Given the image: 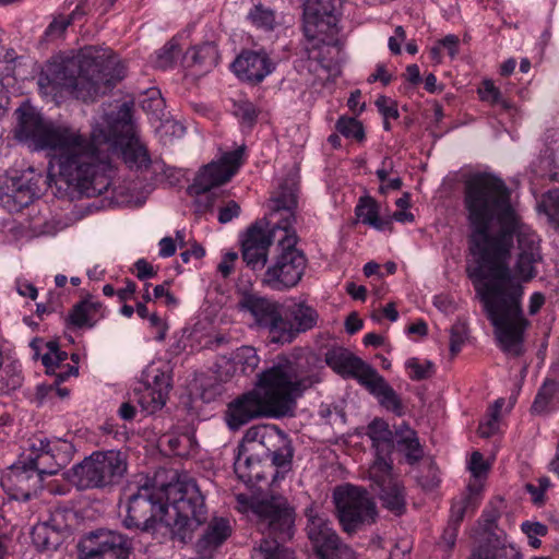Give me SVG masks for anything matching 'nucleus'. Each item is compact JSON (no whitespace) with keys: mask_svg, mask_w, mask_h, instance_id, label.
<instances>
[{"mask_svg":"<svg viewBox=\"0 0 559 559\" xmlns=\"http://www.w3.org/2000/svg\"><path fill=\"white\" fill-rule=\"evenodd\" d=\"M463 204L469 225V250L477 265L468 267V277L495 326L501 349L513 357L524 353V333L530 321L524 317L523 287L512 280L509 267L514 237L518 258L514 276L531 281L542 261L539 238L527 226L511 199L506 182L491 174H476L464 182Z\"/></svg>","mask_w":559,"mask_h":559,"instance_id":"nucleus-1","label":"nucleus"},{"mask_svg":"<svg viewBox=\"0 0 559 559\" xmlns=\"http://www.w3.org/2000/svg\"><path fill=\"white\" fill-rule=\"evenodd\" d=\"M121 132L117 127L105 130L94 128L90 139L67 127H44L37 115V148L51 151L50 167H58L59 175L69 186H74L87 195H99L112 185L110 164L100 156V146L121 155L124 164L136 171H146L151 158L146 147L130 123V109L122 106Z\"/></svg>","mask_w":559,"mask_h":559,"instance_id":"nucleus-2","label":"nucleus"},{"mask_svg":"<svg viewBox=\"0 0 559 559\" xmlns=\"http://www.w3.org/2000/svg\"><path fill=\"white\" fill-rule=\"evenodd\" d=\"M319 379L302 374L292 362L278 364L258 376L252 390L231 401L226 411V423L237 430L252 419L293 416L297 400Z\"/></svg>","mask_w":559,"mask_h":559,"instance_id":"nucleus-3","label":"nucleus"},{"mask_svg":"<svg viewBox=\"0 0 559 559\" xmlns=\"http://www.w3.org/2000/svg\"><path fill=\"white\" fill-rule=\"evenodd\" d=\"M126 76L124 64L117 57L98 55L93 48L76 56H53L40 72L38 85L44 94L68 92L83 102L94 100Z\"/></svg>","mask_w":559,"mask_h":559,"instance_id":"nucleus-4","label":"nucleus"},{"mask_svg":"<svg viewBox=\"0 0 559 559\" xmlns=\"http://www.w3.org/2000/svg\"><path fill=\"white\" fill-rule=\"evenodd\" d=\"M258 531L263 538L253 547L251 559H296L284 546L295 534V509L282 496H272L251 503Z\"/></svg>","mask_w":559,"mask_h":559,"instance_id":"nucleus-5","label":"nucleus"},{"mask_svg":"<svg viewBox=\"0 0 559 559\" xmlns=\"http://www.w3.org/2000/svg\"><path fill=\"white\" fill-rule=\"evenodd\" d=\"M166 526L181 543L192 539L193 532L207 520V508L197 481L185 475L165 490Z\"/></svg>","mask_w":559,"mask_h":559,"instance_id":"nucleus-6","label":"nucleus"},{"mask_svg":"<svg viewBox=\"0 0 559 559\" xmlns=\"http://www.w3.org/2000/svg\"><path fill=\"white\" fill-rule=\"evenodd\" d=\"M297 242L295 230L285 231L278 237L275 253L263 274L262 283L265 286L284 292L299 284L308 260L304 251L296 247Z\"/></svg>","mask_w":559,"mask_h":559,"instance_id":"nucleus-7","label":"nucleus"},{"mask_svg":"<svg viewBox=\"0 0 559 559\" xmlns=\"http://www.w3.org/2000/svg\"><path fill=\"white\" fill-rule=\"evenodd\" d=\"M127 471L120 451L94 452L72 468V483L79 489L105 488L118 483Z\"/></svg>","mask_w":559,"mask_h":559,"instance_id":"nucleus-8","label":"nucleus"},{"mask_svg":"<svg viewBox=\"0 0 559 559\" xmlns=\"http://www.w3.org/2000/svg\"><path fill=\"white\" fill-rule=\"evenodd\" d=\"M333 499L340 524L347 534L376 522L377 507L366 489L349 484L338 486L334 489Z\"/></svg>","mask_w":559,"mask_h":559,"instance_id":"nucleus-9","label":"nucleus"},{"mask_svg":"<svg viewBox=\"0 0 559 559\" xmlns=\"http://www.w3.org/2000/svg\"><path fill=\"white\" fill-rule=\"evenodd\" d=\"M124 511L122 525L128 530L150 532L154 531L158 523L166 525L164 497L153 486L145 484L127 495Z\"/></svg>","mask_w":559,"mask_h":559,"instance_id":"nucleus-10","label":"nucleus"},{"mask_svg":"<svg viewBox=\"0 0 559 559\" xmlns=\"http://www.w3.org/2000/svg\"><path fill=\"white\" fill-rule=\"evenodd\" d=\"M336 0H307L304 9V34L309 40L330 45L338 33Z\"/></svg>","mask_w":559,"mask_h":559,"instance_id":"nucleus-11","label":"nucleus"},{"mask_svg":"<svg viewBox=\"0 0 559 559\" xmlns=\"http://www.w3.org/2000/svg\"><path fill=\"white\" fill-rule=\"evenodd\" d=\"M242 309L249 311L255 323L269 330L271 343H290V326L284 322L280 305L264 297L246 295L240 301Z\"/></svg>","mask_w":559,"mask_h":559,"instance_id":"nucleus-12","label":"nucleus"},{"mask_svg":"<svg viewBox=\"0 0 559 559\" xmlns=\"http://www.w3.org/2000/svg\"><path fill=\"white\" fill-rule=\"evenodd\" d=\"M132 540L117 531L90 533L80 544V559H129Z\"/></svg>","mask_w":559,"mask_h":559,"instance_id":"nucleus-13","label":"nucleus"},{"mask_svg":"<svg viewBox=\"0 0 559 559\" xmlns=\"http://www.w3.org/2000/svg\"><path fill=\"white\" fill-rule=\"evenodd\" d=\"M283 231L275 226L267 225L264 229L258 223L248 228L241 241V257L246 265L253 272L264 270L269 249L276 242Z\"/></svg>","mask_w":559,"mask_h":559,"instance_id":"nucleus-14","label":"nucleus"},{"mask_svg":"<svg viewBox=\"0 0 559 559\" xmlns=\"http://www.w3.org/2000/svg\"><path fill=\"white\" fill-rule=\"evenodd\" d=\"M392 460H374L369 468V478L380 488V499L384 508L396 515L406 510L404 486L392 477Z\"/></svg>","mask_w":559,"mask_h":559,"instance_id":"nucleus-15","label":"nucleus"},{"mask_svg":"<svg viewBox=\"0 0 559 559\" xmlns=\"http://www.w3.org/2000/svg\"><path fill=\"white\" fill-rule=\"evenodd\" d=\"M242 156L243 147H239L223 154L218 160L209 163L195 176L192 189L200 194L225 185L238 171L243 162Z\"/></svg>","mask_w":559,"mask_h":559,"instance_id":"nucleus-16","label":"nucleus"},{"mask_svg":"<svg viewBox=\"0 0 559 559\" xmlns=\"http://www.w3.org/2000/svg\"><path fill=\"white\" fill-rule=\"evenodd\" d=\"M305 514L308 519L306 526L307 535L318 550L352 556V549L341 542L338 535L331 527V523L320 514L317 507H308Z\"/></svg>","mask_w":559,"mask_h":559,"instance_id":"nucleus-17","label":"nucleus"},{"mask_svg":"<svg viewBox=\"0 0 559 559\" xmlns=\"http://www.w3.org/2000/svg\"><path fill=\"white\" fill-rule=\"evenodd\" d=\"M297 187L290 181L280 186L278 191L271 199V212L267 217V225L275 226L283 233L295 230V210L297 207Z\"/></svg>","mask_w":559,"mask_h":559,"instance_id":"nucleus-18","label":"nucleus"},{"mask_svg":"<svg viewBox=\"0 0 559 559\" xmlns=\"http://www.w3.org/2000/svg\"><path fill=\"white\" fill-rule=\"evenodd\" d=\"M0 188V202L10 212H20L35 200L33 168L29 167L20 176L5 180V188Z\"/></svg>","mask_w":559,"mask_h":559,"instance_id":"nucleus-19","label":"nucleus"},{"mask_svg":"<svg viewBox=\"0 0 559 559\" xmlns=\"http://www.w3.org/2000/svg\"><path fill=\"white\" fill-rule=\"evenodd\" d=\"M231 67L240 80L257 84L274 71L275 63L263 50H245L236 58Z\"/></svg>","mask_w":559,"mask_h":559,"instance_id":"nucleus-20","label":"nucleus"},{"mask_svg":"<svg viewBox=\"0 0 559 559\" xmlns=\"http://www.w3.org/2000/svg\"><path fill=\"white\" fill-rule=\"evenodd\" d=\"M325 362L336 373L343 377H350L362 385L370 374L376 370L348 349L336 346L325 353Z\"/></svg>","mask_w":559,"mask_h":559,"instance_id":"nucleus-21","label":"nucleus"},{"mask_svg":"<svg viewBox=\"0 0 559 559\" xmlns=\"http://www.w3.org/2000/svg\"><path fill=\"white\" fill-rule=\"evenodd\" d=\"M71 445L60 440H39L37 445V475L43 480L46 475H56L70 460Z\"/></svg>","mask_w":559,"mask_h":559,"instance_id":"nucleus-22","label":"nucleus"},{"mask_svg":"<svg viewBox=\"0 0 559 559\" xmlns=\"http://www.w3.org/2000/svg\"><path fill=\"white\" fill-rule=\"evenodd\" d=\"M49 352L41 356V362L45 367L46 373L53 377L51 383L40 384L37 386V395L45 396L53 385H58L68 379L70 376H76L79 368L64 364L68 354L60 350L56 343L48 344Z\"/></svg>","mask_w":559,"mask_h":559,"instance_id":"nucleus-23","label":"nucleus"},{"mask_svg":"<svg viewBox=\"0 0 559 559\" xmlns=\"http://www.w3.org/2000/svg\"><path fill=\"white\" fill-rule=\"evenodd\" d=\"M264 452L254 448H238L234 462L236 475L245 484L253 485L265 478Z\"/></svg>","mask_w":559,"mask_h":559,"instance_id":"nucleus-24","label":"nucleus"},{"mask_svg":"<svg viewBox=\"0 0 559 559\" xmlns=\"http://www.w3.org/2000/svg\"><path fill=\"white\" fill-rule=\"evenodd\" d=\"M169 390V377L160 372L154 377L152 384H144L143 389L135 391V395L143 411L147 414H153L166 404Z\"/></svg>","mask_w":559,"mask_h":559,"instance_id":"nucleus-25","label":"nucleus"},{"mask_svg":"<svg viewBox=\"0 0 559 559\" xmlns=\"http://www.w3.org/2000/svg\"><path fill=\"white\" fill-rule=\"evenodd\" d=\"M230 534L231 526L227 519H212L203 534L195 543L197 552L204 558L211 557L212 554L230 536Z\"/></svg>","mask_w":559,"mask_h":559,"instance_id":"nucleus-26","label":"nucleus"},{"mask_svg":"<svg viewBox=\"0 0 559 559\" xmlns=\"http://www.w3.org/2000/svg\"><path fill=\"white\" fill-rule=\"evenodd\" d=\"M15 124L11 130L12 138L20 144L35 148V106L25 99L14 111Z\"/></svg>","mask_w":559,"mask_h":559,"instance_id":"nucleus-27","label":"nucleus"},{"mask_svg":"<svg viewBox=\"0 0 559 559\" xmlns=\"http://www.w3.org/2000/svg\"><path fill=\"white\" fill-rule=\"evenodd\" d=\"M394 448L409 465L418 463L424 457V447L417 432L408 424L402 423L394 429Z\"/></svg>","mask_w":559,"mask_h":559,"instance_id":"nucleus-28","label":"nucleus"},{"mask_svg":"<svg viewBox=\"0 0 559 559\" xmlns=\"http://www.w3.org/2000/svg\"><path fill=\"white\" fill-rule=\"evenodd\" d=\"M372 395L378 397L380 404L388 411L397 416L404 415V406L399 394L385 381V379L374 370L362 384Z\"/></svg>","mask_w":559,"mask_h":559,"instance_id":"nucleus-29","label":"nucleus"},{"mask_svg":"<svg viewBox=\"0 0 559 559\" xmlns=\"http://www.w3.org/2000/svg\"><path fill=\"white\" fill-rule=\"evenodd\" d=\"M367 436L371 439L376 451L374 460H391L394 431L390 429L389 424L381 418H374L367 427Z\"/></svg>","mask_w":559,"mask_h":559,"instance_id":"nucleus-30","label":"nucleus"},{"mask_svg":"<svg viewBox=\"0 0 559 559\" xmlns=\"http://www.w3.org/2000/svg\"><path fill=\"white\" fill-rule=\"evenodd\" d=\"M274 441H283V432L273 425H258L250 427L238 448H254L255 451L265 452L266 448L273 445Z\"/></svg>","mask_w":559,"mask_h":559,"instance_id":"nucleus-31","label":"nucleus"},{"mask_svg":"<svg viewBox=\"0 0 559 559\" xmlns=\"http://www.w3.org/2000/svg\"><path fill=\"white\" fill-rule=\"evenodd\" d=\"M285 314L284 322L290 326L292 341L298 333L311 330L318 320L317 311L305 304L289 306Z\"/></svg>","mask_w":559,"mask_h":559,"instance_id":"nucleus-32","label":"nucleus"},{"mask_svg":"<svg viewBox=\"0 0 559 559\" xmlns=\"http://www.w3.org/2000/svg\"><path fill=\"white\" fill-rule=\"evenodd\" d=\"M100 308V302L86 298L72 307L68 322L76 329L93 328L98 320L96 314Z\"/></svg>","mask_w":559,"mask_h":559,"instance_id":"nucleus-33","label":"nucleus"},{"mask_svg":"<svg viewBox=\"0 0 559 559\" xmlns=\"http://www.w3.org/2000/svg\"><path fill=\"white\" fill-rule=\"evenodd\" d=\"M186 60L189 66H197L201 71H209L218 63L217 47L213 43L194 47L186 53Z\"/></svg>","mask_w":559,"mask_h":559,"instance_id":"nucleus-34","label":"nucleus"},{"mask_svg":"<svg viewBox=\"0 0 559 559\" xmlns=\"http://www.w3.org/2000/svg\"><path fill=\"white\" fill-rule=\"evenodd\" d=\"M468 491L464 492L457 499H454L451 506V514L449 519V523L460 526V523L463 521L465 513L472 509L475 510L478 506L477 495L478 488L473 485H468Z\"/></svg>","mask_w":559,"mask_h":559,"instance_id":"nucleus-35","label":"nucleus"},{"mask_svg":"<svg viewBox=\"0 0 559 559\" xmlns=\"http://www.w3.org/2000/svg\"><path fill=\"white\" fill-rule=\"evenodd\" d=\"M356 216L366 225L382 230L388 224L379 217V205L377 201L369 197H361L355 209Z\"/></svg>","mask_w":559,"mask_h":559,"instance_id":"nucleus-36","label":"nucleus"},{"mask_svg":"<svg viewBox=\"0 0 559 559\" xmlns=\"http://www.w3.org/2000/svg\"><path fill=\"white\" fill-rule=\"evenodd\" d=\"M271 459L272 465L287 469L293 459V449L286 435L283 433V441H274L273 445L265 449L264 461Z\"/></svg>","mask_w":559,"mask_h":559,"instance_id":"nucleus-37","label":"nucleus"},{"mask_svg":"<svg viewBox=\"0 0 559 559\" xmlns=\"http://www.w3.org/2000/svg\"><path fill=\"white\" fill-rule=\"evenodd\" d=\"M559 391V382L554 379H546L539 388L531 411L534 414H545L549 409V404L555 394Z\"/></svg>","mask_w":559,"mask_h":559,"instance_id":"nucleus-38","label":"nucleus"},{"mask_svg":"<svg viewBox=\"0 0 559 559\" xmlns=\"http://www.w3.org/2000/svg\"><path fill=\"white\" fill-rule=\"evenodd\" d=\"M481 559H522L518 548L499 539L489 543L480 552Z\"/></svg>","mask_w":559,"mask_h":559,"instance_id":"nucleus-39","label":"nucleus"},{"mask_svg":"<svg viewBox=\"0 0 559 559\" xmlns=\"http://www.w3.org/2000/svg\"><path fill=\"white\" fill-rule=\"evenodd\" d=\"M248 20L258 28L271 32L276 26L275 12L259 3L255 4L248 13Z\"/></svg>","mask_w":559,"mask_h":559,"instance_id":"nucleus-40","label":"nucleus"},{"mask_svg":"<svg viewBox=\"0 0 559 559\" xmlns=\"http://www.w3.org/2000/svg\"><path fill=\"white\" fill-rule=\"evenodd\" d=\"M537 207L559 230V187L544 194Z\"/></svg>","mask_w":559,"mask_h":559,"instance_id":"nucleus-41","label":"nucleus"},{"mask_svg":"<svg viewBox=\"0 0 559 559\" xmlns=\"http://www.w3.org/2000/svg\"><path fill=\"white\" fill-rule=\"evenodd\" d=\"M170 451L178 456H187L193 450L195 441L192 436L182 433L179 436L168 435L164 437Z\"/></svg>","mask_w":559,"mask_h":559,"instance_id":"nucleus-42","label":"nucleus"},{"mask_svg":"<svg viewBox=\"0 0 559 559\" xmlns=\"http://www.w3.org/2000/svg\"><path fill=\"white\" fill-rule=\"evenodd\" d=\"M335 129L345 138H353L357 141H361L365 138L361 122L352 117L343 116L338 118Z\"/></svg>","mask_w":559,"mask_h":559,"instance_id":"nucleus-43","label":"nucleus"},{"mask_svg":"<svg viewBox=\"0 0 559 559\" xmlns=\"http://www.w3.org/2000/svg\"><path fill=\"white\" fill-rule=\"evenodd\" d=\"M406 368L409 370V377L412 380H425L429 379L435 373V365L429 361H420L417 358H411L406 361Z\"/></svg>","mask_w":559,"mask_h":559,"instance_id":"nucleus-44","label":"nucleus"},{"mask_svg":"<svg viewBox=\"0 0 559 559\" xmlns=\"http://www.w3.org/2000/svg\"><path fill=\"white\" fill-rule=\"evenodd\" d=\"M180 53L178 44L175 40L168 41L156 52L155 66L160 69L171 67Z\"/></svg>","mask_w":559,"mask_h":559,"instance_id":"nucleus-45","label":"nucleus"},{"mask_svg":"<svg viewBox=\"0 0 559 559\" xmlns=\"http://www.w3.org/2000/svg\"><path fill=\"white\" fill-rule=\"evenodd\" d=\"M236 362L241 366L245 373L253 372L259 365V356L253 347L243 346L236 353Z\"/></svg>","mask_w":559,"mask_h":559,"instance_id":"nucleus-46","label":"nucleus"},{"mask_svg":"<svg viewBox=\"0 0 559 559\" xmlns=\"http://www.w3.org/2000/svg\"><path fill=\"white\" fill-rule=\"evenodd\" d=\"M467 337V325L464 322L457 321L451 326L450 331V353L451 356H456L465 343Z\"/></svg>","mask_w":559,"mask_h":559,"instance_id":"nucleus-47","label":"nucleus"},{"mask_svg":"<svg viewBox=\"0 0 559 559\" xmlns=\"http://www.w3.org/2000/svg\"><path fill=\"white\" fill-rule=\"evenodd\" d=\"M522 532L526 534L530 545L534 548H538L542 542L537 538L538 536H545L548 533V527L540 522H523L521 525Z\"/></svg>","mask_w":559,"mask_h":559,"instance_id":"nucleus-48","label":"nucleus"},{"mask_svg":"<svg viewBox=\"0 0 559 559\" xmlns=\"http://www.w3.org/2000/svg\"><path fill=\"white\" fill-rule=\"evenodd\" d=\"M70 24L66 17L55 19L47 27L44 39L52 40L59 38Z\"/></svg>","mask_w":559,"mask_h":559,"instance_id":"nucleus-49","label":"nucleus"},{"mask_svg":"<svg viewBox=\"0 0 559 559\" xmlns=\"http://www.w3.org/2000/svg\"><path fill=\"white\" fill-rule=\"evenodd\" d=\"M238 260V253L234 251L226 252L217 265V271L224 278H227L234 271L235 262Z\"/></svg>","mask_w":559,"mask_h":559,"instance_id":"nucleus-50","label":"nucleus"},{"mask_svg":"<svg viewBox=\"0 0 559 559\" xmlns=\"http://www.w3.org/2000/svg\"><path fill=\"white\" fill-rule=\"evenodd\" d=\"M135 276L141 280H147L155 277L157 275V271L145 260L139 259L134 263Z\"/></svg>","mask_w":559,"mask_h":559,"instance_id":"nucleus-51","label":"nucleus"},{"mask_svg":"<svg viewBox=\"0 0 559 559\" xmlns=\"http://www.w3.org/2000/svg\"><path fill=\"white\" fill-rule=\"evenodd\" d=\"M240 213V206L235 201H229L226 206L222 207L218 213V221L222 224L230 222Z\"/></svg>","mask_w":559,"mask_h":559,"instance_id":"nucleus-52","label":"nucleus"},{"mask_svg":"<svg viewBox=\"0 0 559 559\" xmlns=\"http://www.w3.org/2000/svg\"><path fill=\"white\" fill-rule=\"evenodd\" d=\"M487 468H488V466H487L486 462L484 461L481 453H479L477 451L473 452V454L471 456V461H469V469H471L472 474L475 477H479L484 473H486Z\"/></svg>","mask_w":559,"mask_h":559,"instance_id":"nucleus-53","label":"nucleus"},{"mask_svg":"<svg viewBox=\"0 0 559 559\" xmlns=\"http://www.w3.org/2000/svg\"><path fill=\"white\" fill-rule=\"evenodd\" d=\"M388 103L389 99L384 96H381L376 100V105L384 118H399V111L395 104L391 103L388 105Z\"/></svg>","mask_w":559,"mask_h":559,"instance_id":"nucleus-54","label":"nucleus"},{"mask_svg":"<svg viewBox=\"0 0 559 559\" xmlns=\"http://www.w3.org/2000/svg\"><path fill=\"white\" fill-rule=\"evenodd\" d=\"M237 116L245 122L251 124L257 119V109L251 103H241L238 105Z\"/></svg>","mask_w":559,"mask_h":559,"instance_id":"nucleus-55","label":"nucleus"},{"mask_svg":"<svg viewBox=\"0 0 559 559\" xmlns=\"http://www.w3.org/2000/svg\"><path fill=\"white\" fill-rule=\"evenodd\" d=\"M498 417L487 415L486 421H481L478 427V433L483 438H489L498 430Z\"/></svg>","mask_w":559,"mask_h":559,"instance_id":"nucleus-56","label":"nucleus"},{"mask_svg":"<svg viewBox=\"0 0 559 559\" xmlns=\"http://www.w3.org/2000/svg\"><path fill=\"white\" fill-rule=\"evenodd\" d=\"M394 33L395 35L389 38V48L393 53L399 55L401 53V44L405 40L406 35L402 26H397Z\"/></svg>","mask_w":559,"mask_h":559,"instance_id":"nucleus-57","label":"nucleus"},{"mask_svg":"<svg viewBox=\"0 0 559 559\" xmlns=\"http://www.w3.org/2000/svg\"><path fill=\"white\" fill-rule=\"evenodd\" d=\"M457 531L459 526L450 523L443 531V534L441 536V543L445 545L449 549H451L455 545Z\"/></svg>","mask_w":559,"mask_h":559,"instance_id":"nucleus-58","label":"nucleus"},{"mask_svg":"<svg viewBox=\"0 0 559 559\" xmlns=\"http://www.w3.org/2000/svg\"><path fill=\"white\" fill-rule=\"evenodd\" d=\"M155 95H159V92L153 91L151 97L142 102L144 110L160 111L163 109V99L159 96L155 97Z\"/></svg>","mask_w":559,"mask_h":559,"instance_id":"nucleus-59","label":"nucleus"},{"mask_svg":"<svg viewBox=\"0 0 559 559\" xmlns=\"http://www.w3.org/2000/svg\"><path fill=\"white\" fill-rule=\"evenodd\" d=\"M391 79L392 76L388 73L385 67L383 64H378L376 72L369 76L368 82L372 83L381 81L384 85H388L391 82Z\"/></svg>","mask_w":559,"mask_h":559,"instance_id":"nucleus-60","label":"nucleus"},{"mask_svg":"<svg viewBox=\"0 0 559 559\" xmlns=\"http://www.w3.org/2000/svg\"><path fill=\"white\" fill-rule=\"evenodd\" d=\"M176 252V245L173 238L165 237L159 241V255L168 258Z\"/></svg>","mask_w":559,"mask_h":559,"instance_id":"nucleus-61","label":"nucleus"},{"mask_svg":"<svg viewBox=\"0 0 559 559\" xmlns=\"http://www.w3.org/2000/svg\"><path fill=\"white\" fill-rule=\"evenodd\" d=\"M345 328L347 333L355 334L362 328V320L356 312H352L345 321Z\"/></svg>","mask_w":559,"mask_h":559,"instance_id":"nucleus-62","label":"nucleus"},{"mask_svg":"<svg viewBox=\"0 0 559 559\" xmlns=\"http://www.w3.org/2000/svg\"><path fill=\"white\" fill-rule=\"evenodd\" d=\"M499 516L500 513L497 509L491 508L489 510H485L483 513L485 530L491 531L496 526Z\"/></svg>","mask_w":559,"mask_h":559,"instance_id":"nucleus-63","label":"nucleus"},{"mask_svg":"<svg viewBox=\"0 0 559 559\" xmlns=\"http://www.w3.org/2000/svg\"><path fill=\"white\" fill-rule=\"evenodd\" d=\"M204 254H205L204 248L198 243H193L190 249L181 252L180 258L185 263H188L190 261V257H194L195 259H201Z\"/></svg>","mask_w":559,"mask_h":559,"instance_id":"nucleus-64","label":"nucleus"}]
</instances>
